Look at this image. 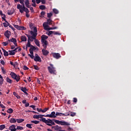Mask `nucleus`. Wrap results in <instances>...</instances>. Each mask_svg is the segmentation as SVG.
<instances>
[{"label": "nucleus", "mask_w": 131, "mask_h": 131, "mask_svg": "<svg viewBox=\"0 0 131 131\" xmlns=\"http://www.w3.org/2000/svg\"><path fill=\"white\" fill-rule=\"evenodd\" d=\"M39 121L40 122H42L44 123H45L47 125L52 127L53 125H55V123L54 121L53 120L50 119H47L45 118H43L42 119H39Z\"/></svg>", "instance_id": "nucleus-1"}, {"label": "nucleus", "mask_w": 131, "mask_h": 131, "mask_svg": "<svg viewBox=\"0 0 131 131\" xmlns=\"http://www.w3.org/2000/svg\"><path fill=\"white\" fill-rule=\"evenodd\" d=\"M17 9H19V12L21 13H23L24 12H28L29 9L25 7V5H20V4H18L17 5Z\"/></svg>", "instance_id": "nucleus-2"}, {"label": "nucleus", "mask_w": 131, "mask_h": 131, "mask_svg": "<svg viewBox=\"0 0 131 131\" xmlns=\"http://www.w3.org/2000/svg\"><path fill=\"white\" fill-rule=\"evenodd\" d=\"M50 67H48V70L49 71V72L51 74H53L54 75H56L57 72L56 70V68L54 67V65L50 63Z\"/></svg>", "instance_id": "nucleus-3"}, {"label": "nucleus", "mask_w": 131, "mask_h": 131, "mask_svg": "<svg viewBox=\"0 0 131 131\" xmlns=\"http://www.w3.org/2000/svg\"><path fill=\"white\" fill-rule=\"evenodd\" d=\"M53 121L57 124H60L62 126H69L70 125V123L69 122L63 121H59L58 120H56L55 119H53Z\"/></svg>", "instance_id": "nucleus-4"}, {"label": "nucleus", "mask_w": 131, "mask_h": 131, "mask_svg": "<svg viewBox=\"0 0 131 131\" xmlns=\"http://www.w3.org/2000/svg\"><path fill=\"white\" fill-rule=\"evenodd\" d=\"M10 75L11 76L12 78H13V79H15V80H16L17 82H18V81H19L20 79V77L19 75L16 74L14 72H11L10 74Z\"/></svg>", "instance_id": "nucleus-5"}, {"label": "nucleus", "mask_w": 131, "mask_h": 131, "mask_svg": "<svg viewBox=\"0 0 131 131\" xmlns=\"http://www.w3.org/2000/svg\"><path fill=\"white\" fill-rule=\"evenodd\" d=\"M30 33L31 35H33L32 38H35V37H36L38 35L37 28L36 27L34 28L33 31H30Z\"/></svg>", "instance_id": "nucleus-6"}, {"label": "nucleus", "mask_w": 131, "mask_h": 131, "mask_svg": "<svg viewBox=\"0 0 131 131\" xmlns=\"http://www.w3.org/2000/svg\"><path fill=\"white\" fill-rule=\"evenodd\" d=\"M45 117L50 118H56L57 117L56 112H51V114L46 115Z\"/></svg>", "instance_id": "nucleus-7"}, {"label": "nucleus", "mask_w": 131, "mask_h": 131, "mask_svg": "<svg viewBox=\"0 0 131 131\" xmlns=\"http://www.w3.org/2000/svg\"><path fill=\"white\" fill-rule=\"evenodd\" d=\"M9 42H12L15 45V47L18 46V44L17 43V39L13 37H12L11 39H8V40Z\"/></svg>", "instance_id": "nucleus-8"}, {"label": "nucleus", "mask_w": 131, "mask_h": 131, "mask_svg": "<svg viewBox=\"0 0 131 131\" xmlns=\"http://www.w3.org/2000/svg\"><path fill=\"white\" fill-rule=\"evenodd\" d=\"M46 117V115H34L33 117V119H39V118L42 119L43 118V117Z\"/></svg>", "instance_id": "nucleus-9"}, {"label": "nucleus", "mask_w": 131, "mask_h": 131, "mask_svg": "<svg viewBox=\"0 0 131 131\" xmlns=\"http://www.w3.org/2000/svg\"><path fill=\"white\" fill-rule=\"evenodd\" d=\"M35 56L34 58V61L41 62L42 61V59H41V57L39 56H38V55L37 54H35Z\"/></svg>", "instance_id": "nucleus-10"}, {"label": "nucleus", "mask_w": 131, "mask_h": 131, "mask_svg": "<svg viewBox=\"0 0 131 131\" xmlns=\"http://www.w3.org/2000/svg\"><path fill=\"white\" fill-rule=\"evenodd\" d=\"M14 27L18 30H25L26 28L23 26H19L18 25H14Z\"/></svg>", "instance_id": "nucleus-11"}, {"label": "nucleus", "mask_w": 131, "mask_h": 131, "mask_svg": "<svg viewBox=\"0 0 131 131\" xmlns=\"http://www.w3.org/2000/svg\"><path fill=\"white\" fill-rule=\"evenodd\" d=\"M52 55H53V57L55 58L56 59H59L60 57H61L60 54L58 53H53Z\"/></svg>", "instance_id": "nucleus-12"}, {"label": "nucleus", "mask_w": 131, "mask_h": 131, "mask_svg": "<svg viewBox=\"0 0 131 131\" xmlns=\"http://www.w3.org/2000/svg\"><path fill=\"white\" fill-rule=\"evenodd\" d=\"M46 49H45V48L42 49V54L46 56H47L50 53L49 51L47 50Z\"/></svg>", "instance_id": "nucleus-13"}, {"label": "nucleus", "mask_w": 131, "mask_h": 131, "mask_svg": "<svg viewBox=\"0 0 131 131\" xmlns=\"http://www.w3.org/2000/svg\"><path fill=\"white\" fill-rule=\"evenodd\" d=\"M26 35L28 38V41H30L31 42H33L34 41V39H35V38H33V37H33V35L31 36L29 34H26Z\"/></svg>", "instance_id": "nucleus-14"}, {"label": "nucleus", "mask_w": 131, "mask_h": 131, "mask_svg": "<svg viewBox=\"0 0 131 131\" xmlns=\"http://www.w3.org/2000/svg\"><path fill=\"white\" fill-rule=\"evenodd\" d=\"M9 129L10 131H16L17 130V129L16 128L15 125H12L10 126H9Z\"/></svg>", "instance_id": "nucleus-15"}, {"label": "nucleus", "mask_w": 131, "mask_h": 131, "mask_svg": "<svg viewBox=\"0 0 131 131\" xmlns=\"http://www.w3.org/2000/svg\"><path fill=\"white\" fill-rule=\"evenodd\" d=\"M52 129H54L55 130L58 131L62 129V127L61 126H59L58 125H55L54 126H52Z\"/></svg>", "instance_id": "nucleus-16"}, {"label": "nucleus", "mask_w": 131, "mask_h": 131, "mask_svg": "<svg viewBox=\"0 0 131 131\" xmlns=\"http://www.w3.org/2000/svg\"><path fill=\"white\" fill-rule=\"evenodd\" d=\"M3 20H4L5 21V23H3V24L4 27L7 28V27H8V26H10V24L9 23V22L6 20V18L3 19Z\"/></svg>", "instance_id": "nucleus-17"}, {"label": "nucleus", "mask_w": 131, "mask_h": 131, "mask_svg": "<svg viewBox=\"0 0 131 131\" xmlns=\"http://www.w3.org/2000/svg\"><path fill=\"white\" fill-rule=\"evenodd\" d=\"M41 41L42 44V46L44 47V48L47 49L48 41L47 40H41Z\"/></svg>", "instance_id": "nucleus-18"}, {"label": "nucleus", "mask_w": 131, "mask_h": 131, "mask_svg": "<svg viewBox=\"0 0 131 131\" xmlns=\"http://www.w3.org/2000/svg\"><path fill=\"white\" fill-rule=\"evenodd\" d=\"M24 2L26 7L28 8H30L31 7V6L30 5L29 0H26Z\"/></svg>", "instance_id": "nucleus-19"}, {"label": "nucleus", "mask_w": 131, "mask_h": 131, "mask_svg": "<svg viewBox=\"0 0 131 131\" xmlns=\"http://www.w3.org/2000/svg\"><path fill=\"white\" fill-rule=\"evenodd\" d=\"M33 40H34L35 43L36 45V46L40 47V42L38 39H36V37H35V39H33Z\"/></svg>", "instance_id": "nucleus-20"}, {"label": "nucleus", "mask_w": 131, "mask_h": 131, "mask_svg": "<svg viewBox=\"0 0 131 131\" xmlns=\"http://www.w3.org/2000/svg\"><path fill=\"white\" fill-rule=\"evenodd\" d=\"M11 33L10 31H9L8 30L6 31L4 35L7 38H9L10 37V34Z\"/></svg>", "instance_id": "nucleus-21"}, {"label": "nucleus", "mask_w": 131, "mask_h": 131, "mask_svg": "<svg viewBox=\"0 0 131 131\" xmlns=\"http://www.w3.org/2000/svg\"><path fill=\"white\" fill-rule=\"evenodd\" d=\"M2 50H3V52H4V55L5 56H8L9 54L8 52L6 51V50L4 49L3 48H2Z\"/></svg>", "instance_id": "nucleus-22"}, {"label": "nucleus", "mask_w": 131, "mask_h": 131, "mask_svg": "<svg viewBox=\"0 0 131 131\" xmlns=\"http://www.w3.org/2000/svg\"><path fill=\"white\" fill-rule=\"evenodd\" d=\"M32 46L33 45H32L31 44L30 40H28V43H27V44L26 45V50H28V47H32Z\"/></svg>", "instance_id": "nucleus-23"}, {"label": "nucleus", "mask_w": 131, "mask_h": 131, "mask_svg": "<svg viewBox=\"0 0 131 131\" xmlns=\"http://www.w3.org/2000/svg\"><path fill=\"white\" fill-rule=\"evenodd\" d=\"M49 38V37L47 35H42L41 36V40H46V39H47Z\"/></svg>", "instance_id": "nucleus-24"}, {"label": "nucleus", "mask_w": 131, "mask_h": 131, "mask_svg": "<svg viewBox=\"0 0 131 131\" xmlns=\"http://www.w3.org/2000/svg\"><path fill=\"white\" fill-rule=\"evenodd\" d=\"M20 39L21 41H26L27 40V38L26 36L23 35L20 37Z\"/></svg>", "instance_id": "nucleus-25"}, {"label": "nucleus", "mask_w": 131, "mask_h": 131, "mask_svg": "<svg viewBox=\"0 0 131 131\" xmlns=\"http://www.w3.org/2000/svg\"><path fill=\"white\" fill-rule=\"evenodd\" d=\"M21 91L24 93V94H26V95H28V93L27 92V89L26 88H21Z\"/></svg>", "instance_id": "nucleus-26"}, {"label": "nucleus", "mask_w": 131, "mask_h": 131, "mask_svg": "<svg viewBox=\"0 0 131 131\" xmlns=\"http://www.w3.org/2000/svg\"><path fill=\"white\" fill-rule=\"evenodd\" d=\"M17 122V120H16L15 118H11L9 120V122L10 123H15Z\"/></svg>", "instance_id": "nucleus-27"}, {"label": "nucleus", "mask_w": 131, "mask_h": 131, "mask_svg": "<svg viewBox=\"0 0 131 131\" xmlns=\"http://www.w3.org/2000/svg\"><path fill=\"white\" fill-rule=\"evenodd\" d=\"M43 27L45 30H47V29L48 28V27L49 26H48V23L45 22V23H43Z\"/></svg>", "instance_id": "nucleus-28"}, {"label": "nucleus", "mask_w": 131, "mask_h": 131, "mask_svg": "<svg viewBox=\"0 0 131 131\" xmlns=\"http://www.w3.org/2000/svg\"><path fill=\"white\" fill-rule=\"evenodd\" d=\"M46 12L42 11L40 13V15L39 16V17H41V18H43L45 17V15H46Z\"/></svg>", "instance_id": "nucleus-29"}, {"label": "nucleus", "mask_w": 131, "mask_h": 131, "mask_svg": "<svg viewBox=\"0 0 131 131\" xmlns=\"http://www.w3.org/2000/svg\"><path fill=\"white\" fill-rule=\"evenodd\" d=\"M16 121L18 123H21L25 121V119H16Z\"/></svg>", "instance_id": "nucleus-30"}, {"label": "nucleus", "mask_w": 131, "mask_h": 131, "mask_svg": "<svg viewBox=\"0 0 131 131\" xmlns=\"http://www.w3.org/2000/svg\"><path fill=\"white\" fill-rule=\"evenodd\" d=\"M13 95H14V96H15V97H16L17 99H20V98H21L20 96H19V95L17 94V93L15 92H14L13 93Z\"/></svg>", "instance_id": "nucleus-31"}, {"label": "nucleus", "mask_w": 131, "mask_h": 131, "mask_svg": "<svg viewBox=\"0 0 131 131\" xmlns=\"http://www.w3.org/2000/svg\"><path fill=\"white\" fill-rule=\"evenodd\" d=\"M7 112L9 114H11L13 113V110L11 108H10L7 111Z\"/></svg>", "instance_id": "nucleus-32"}, {"label": "nucleus", "mask_w": 131, "mask_h": 131, "mask_svg": "<svg viewBox=\"0 0 131 131\" xmlns=\"http://www.w3.org/2000/svg\"><path fill=\"white\" fill-rule=\"evenodd\" d=\"M52 20L50 18L47 19V22H46L47 23L48 25H52Z\"/></svg>", "instance_id": "nucleus-33"}, {"label": "nucleus", "mask_w": 131, "mask_h": 131, "mask_svg": "<svg viewBox=\"0 0 131 131\" xmlns=\"http://www.w3.org/2000/svg\"><path fill=\"white\" fill-rule=\"evenodd\" d=\"M70 113V116L72 117H75V116H76V113H74V112H69Z\"/></svg>", "instance_id": "nucleus-34"}, {"label": "nucleus", "mask_w": 131, "mask_h": 131, "mask_svg": "<svg viewBox=\"0 0 131 131\" xmlns=\"http://www.w3.org/2000/svg\"><path fill=\"white\" fill-rule=\"evenodd\" d=\"M31 123L35 124H39L40 121H36V120H35H35H32L31 121Z\"/></svg>", "instance_id": "nucleus-35"}, {"label": "nucleus", "mask_w": 131, "mask_h": 131, "mask_svg": "<svg viewBox=\"0 0 131 131\" xmlns=\"http://www.w3.org/2000/svg\"><path fill=\"white\" fill-rule=\"evenodd\" d=\"M0 15H3V16L2 17L3 19L6 18V15L5 14H3V11L2 10L0 11Z\"/></svg>", "instance_id": "nucleus-36"}, {"label": "nucleus", "mask_w": 131, "mask_h": 131, "mask_svg": "<svg viewBox=\"0 0 131 131\" xmlns=\"http://www.w3.org/2000/svg\"><path fill=\"white\" fill-rule=\"evenodd\" d=\"M5 128H6V126L5 124H2L0 125V131L3 130Z\"/></svg>", "instance_id": "nucleus-37"}, {"label": "nucleus", "mask_w": 131, "mask_h": 131, "mask_svg": "<svg viewBox=\"0 0 131 131\" xmlns=\"http://www.w3.org/2000/svg\"><path fill=\"white\" fill-rule=\"evenodd\" d=\"M39 9L42 10H46V6L45 5H40L39 7Z\"/></svg>", "instance_id": "nucleus-38"}, {"label": "nucleus", "mask_w": 131, "mask_h": 131, "mask_svg": "<svg viewBox=\"0 0 131 131\" xmlns=\"http://www.w3.org/2000/svg\"><path fill=\"white\" fill-rule=\"evenodd\" d=\"M63 115H64V113H59V112L56 113V116H63Z\"/></svg>", "instance_id": "nucleus-39"}, {"label": "nucleus", "mask_w": 131, "mask_h": 131, "mask_svg": "<svg viewBox=\"0 0 131 131\" xmlns=\"http://www.w3.org/2000/svg\"><path fill=\"white\" fill-rule=\"evenodd\" d=\"M32 126H33V124H26V127L28 128H30V129L32 128Z\"/></svg>", "instance_id": "nucleus-40"}, {"label": "nucleus", "mask_w": 131, "mask_h": 131, "mask_svg": "<svg viewBox=\"0 0 131 131\" xmlns=\"http://www.w3.org/2000/svg\"><path fill=\"white\" fill-rule=\"evenodd\" d=\"M9 55H14L15 54V52H14L13 50L9 51Z\"/></svg>", "instance_id": "nucleus-41"}, {"label": "nucleus", "mask_w": 131, "mask_h": 131, "mask_svg": "<svg viewBox=\"0 0 131 131\" xmlns=\"http://www.w3.org/2000/svg\"><path fill=\"white\" fill-rule=\"evenodd\" d=\"M16 130H22L24 129V127L23 126H17L16 128Z\"/></svg>", "instance_id": "nucleus-42"}, {"label": "nucleus", "mask_w": 131, "mask_h": 131, "mask_svg": "<svg viewBox=\"0 0 131 131\" xmlns=\"http://www.w3.org/2000/svg\"><path fill=\"white\" fill-rule=\"evenodd\" d=\"M14 11L11 10V11H8L7 14L9 15H12L13 14H14Z\"/></svg>", "instance_id": "nucleus-43"}, {"label": "nucleus", "mask_w": 131, "mask_h": 131, "mask_svg": "<svg viewBox=\"0 0 131 131\" xmlns=\"http://www.w3.org/2000/svg\"><path fill=\"white\" fill-rule=\"evenodd\" d=\"M52 16H53V13H52L51 12V13H47V17L49 19H50L52 17Z\"/></svg>", "instance_id": "nucleus-44"}, {"label": "nucleus", "mask_w": 131, "mask_h": 131, "mask_svg": "<svg viewBox=\"0 0 131 131\" xmlns=\"http://www.w3.org/2000/svg\"><path fill=\"white\" fill-rule=\"evenodd\" d=\"M50 110L49 107L45 108L42 111V113H46L48 111Z\"/></svg>", "instance_id": "nucleus-45"}, {"label": "nucleus", "mask_w": 131, "mask_h": 131, "mask_svg": "<svg viewBox=\"0 0 131 131\" xmlns=\"http://www.w3.org/2000/svg\"><path fill=\"white\" fill-rule=\"evenodd\" d=\"M53 11L56 14H57L59 13V11L56 9H53Z\"/></svg>", "instance_id": "nucleus-46"}, {"label": "nucleus", "mask_w": 131, "mask_h": 131, "mask_svg": "<svg viewBox=\"0 0 131 131\" xmlns=\"http://www.w3.org/2000/svg\"><path fill=\"white\" fill-rule=\"evenodd\" d=\"M70 116V112L66 113V114H62V116L63 117H67Z\"/></svg>", "instance_id": "nucleus-47"}, {"label": "nucleus", "mask_w": 131, "mask_h": 131, "mask_svg": "<svg viewBox=\"0 0 131 131\" xmlns=\"http://www.w3.org/2000/svg\"><path fill=\"white\" fill-rule=\"evenodd\" d=\"M1 70H2V73H3V74H6V70H5V69H4V67H1Z\"/></svg>", "instance_id": "nucleus-48"}, {"label": "nucleus", "mask_w": 131, "mask_h": 131, "mask_svg": "<svg viewBox=\"0 0 131 131\" xmlns=\"http://www.w3.org/2000/svg\"><path fill=\"white\" fill-rule=\"evenodd\" d=\"M33 67L35 70H39L40 69L39 67L36 65H33Z\"/></svg>", "instance_id": "nucleus-49"}, {"label": "nucleus", "mask_w": 131, "mask_h": 131, "mask_svg": "<svg viewBox=\"0 0 131 131\" xmlns=\"http://www.w3.org/2000/svg\"><path fill=\"white\" fill-rule=\"evenodd\" d=\"M2 43L3 44V45L4 46H7L8 45L9 42H8V41L3 42H2Z\"/></svg>", "instance_id": "nucleus-50"}, {"label": "nucleus", "mask_w": 131, "mask_h": 131, "mask_svg": "<svg viewBox=\"0 0 131 131\" xmlns=\"http://www.w3.org/2000/svg\"><path fill=\"white\" fill-rule=\"evenodd\" d=\"M54 32V31H50L48 32V33H47L48 36H50L52 34H53V33Z\"/></svg>", "instance_id": "nucleus-51"}, {"label": "nucleus", "mask_w": 131, "mask_h": 131, "mask_svg": "<svg viewBox=\"0 0 131 131\" xmlns=\"http://www.w3.org/2000/svg\"><path fill=\"white\" fill-rule=\"evenodd\" d=\"M30 107L32 108L34 111L36 110V106L35 105H31L30 106Z\"/></svg>", "instance_id": "nucleus-52"}, {"label": "nucleus", "mask_w": 131, "mask_h": 131, "mask_svg": "<svg viewBox=\"0 0 131 131\" xmlns=\"http://www.w3.org/2000/svg\"><path fill=\"white\" fill-rule=\"evenodd\" d=\"M28 56H29L31 57V58H32V59H34V54H29Z\"/></svg>", "instance_id": "nucleus-53"}, {"label": "nucleus", "mask_w": 131, "mask_h": 131, "mask_svg": "<svg viewBox=\"0 0 131 131\" xmlns=\"http://www.w3.org/2000/svg\"><path fill=\"white\" fill-rule=\"evenodd\" d=\"M53 34L54 35H61V34L59 33L58 32H55V31H54Z\"/></svg>", "instance_id": "nucleus-54"}, {"label": "nucleus", "mask_w": 131, "mask_h": 131, "mask_svg": "<svg viewBox=\"0 0 131 131\" xmlns=\"http://www.w3.org/2000/svg\"><path fill=\"white\" fill-rule=\"evenodd\" d=\"M23 69L24 70H29V68L27 67L26 66H24Z\"/></svg>", "instance_id": "nucleus-55"}, {"label": "nucleus", "mask_w": 131, "mask_h": 131, "mask_svg": "<svg viewBox=\"0 0 131 131\" xmlns=\"http://www.w3.org/2000/svg\"><path fill=\"white\" fill-rule=\"evenodd\" d=\"M4 81V79L2 75H0V82H3Z\"/></svg>", "instance_id": "nucleus-56"}, {"label": "nucleus", "mask_w": 131, "mask_h": 131, "mask_svg": "<svg viewBox=\"0 0 131 131\" xmlns=\"http://www.w3.org/2000/svg\"><path fill=\"white\" fill-rule=\"evenodd\" d=\"M6 80L7 82H12V80L8 77L7 78Z\"/></svg>", "instance_id": "nucleus-57"}, {"label": "nucleus", "mask_w": 131, "mask_h": 131, "mask_svg": "<svg viewBox=\"0 0 131 131\" xmlns=\"http://www.w3.org/2000/svg\"><path fill=\"white\" fill-rule=\"evenodd\" d=\"M20 4H21L22 5H25L24 4V0H19Z\"/></svg>", "instance_id": "nucleus-58"}, {"label": "nucleus", "mask_w": 131, "mask_h": 131, "mask_svg": "<svg viewBox=\"0 0 131 131\" xmlns=\"http://www.w3.org/2000/svg\"><path fill=\"white\" fill-rule=\"evenodd\" d=\"M9 27H10V28H11L12 30H13L14 31H15V29L13 27V26L12 25H11L10 24L9 26Z\"/></svg>", "instance_id": "nucleus-59"}, {"label": "nucleus", "mask_w": 131, "mask_h": 131, "mask_svg": "<svg viewBox=\"0 0 131 131\" xmlns=\"http://www.w3.org/2000/svg\"><path fill=\"white\" fill-rule=\"evenodd\" d=\"M29 12H30L29 10H28V12H26V16L27 17H30V15L29 14Z\"/></svg>", "instance_id": "nucleus-60"}, {"label": "nucleus", "mask_w": 131, "mask_h": 131, "mask_svg": "<svg viewBox=\"0 0 131 131\" xmlns=\"http://www.w3.org/2000/svg\"><path fill=\"white\" fill-rule=\"evenodd\" d=\"M37 111L38 113H41V112H42V108H37Z\"/></svg>", "instance_id": "nucleus-61"}, {"label": "nucleus", "mask_w": 131, "mask_h": 131, "mask_svg": "<svg viewBox=\"0 0 131 131\" xmlns=\"http://www.w3.org/2000/svg\"><path fill=\"white\" fill-rule=\"evenodd\" d=\"M29 51L31 54H34V50H32V49H30Z\"/></svg>", "instance_id": "nucleus-62"}, {"label": "nucleus", "mask_w": 131, "mask_h": 131, "mask_svg": "<svg viewBox=\"0 0 131 131\" xmlns=\"http://www.w3.org/2000/svg\"><path fill=\"white\" fill-rule=\"evenodd\" d=\"M18 65H19V63H18L17 61H15V62H14V67H15V66L17 67V66H18Z\"/></svg>", "instance_id": "nucleus-63"}, {"label": "nucleus", "mask_w": 131, "mask_h": 131, "mask_svg": "<svg viewBox=\"0 0 131 131\" xmlns=\"http://www.w3.org/2000/svg\"><path fill=\"white\" fill-rule=\"evenodd\" d=\"M73 102H74V103H77V98H73Z\"/></svg>", "instance_id": "nucleus-64"}]
</instances>
